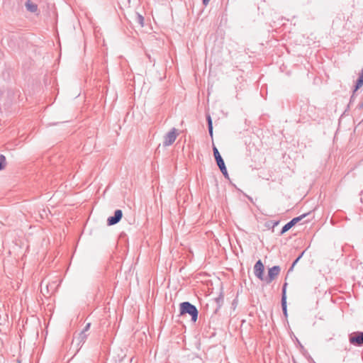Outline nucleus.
Returning <instances> with one entry per match:
<instances>
[{
	"label": "nucleus",
	"mask_w": 363,
	"mask_h": 363,
	"mask_svg": "<svg viewBox=\"0 0 363 363\" xmlns=\"http://www.w3.org/2000/svg\"><path fill=\"white\" fill-rule=\"evenodd\" d=\"M189 314L191 321L196 323L198 319L199 311L196 307L189 301H183V315Z\"/></svg>",
	"instance_id": "obj_1"
},
{
	"label": "nucleus",
	"mask_w": 363,
	"mask_h": 363,
	"mask_svg": "<svg viewBox=\"0 0 363 363\" xmlns=\"http://www.w3.org/2000/svg\"><path fill=\"white\" fill-rule=\"evenodd\" d=\"M177 135V130L174 128H172L164 137V146L171 145L175 141Z\"/></svg>",
	"instance_id": "obj_2"
},
{
	"label": "nucleus",
	"mask_w": 363,
	"mask_h": 363,
	"mask_svg": "<svg viewBox=\"0 0 363 363\" xmlns=\"http://www.w3.org/2000/svg\"><path fill=\"white\" fill-rule=\"evenodd\" d=\"M280 272L281 268L279 266H274L269 268L268 270V274L264 278V281L267 284H270L279 274Z\"/></svg>",
	"instance_id": "obj_3"
},
{
	"label": "nucleus",
	"mask_w": 363,
	"mask_h": 363,
	"mask_svg": "<svg viewBox=\"0 0 363 363\" xmlns=\"http://www.w3.org/2000/svg\"><path fill=\"white\" fill-rule=\"evenodd\" d=\"M350 342L355 346H363V332L353 333L350 335Z\"/></svg>",
	"instance_id": "obj_4"
},
{
	"label": "nucleus",
	"mask_w": 363,
	"mask_h": 363,
	"mask_svg": "<svg viewBox=\"0 0 363 363\" xmlns=\"http://www.w3.org/2000/svg\"><path fill=\"white\" fill-rule=\"evenodd\" d=\"M264 264L262 261L259 259L254 266V273L255 275L261 281H264L265 277L264 276Z\"/></svg>",
	"instance_id": "obj_5"
},
{
	"label": "nucleus",
	"mask_w": 363,
	"mask_h": 363,
	"mask_svg": "<svg viewBox=\"0 0 363 363\" xmlns=\"http://www.w3.org/2000/svg\"><path fill=\"white\" fill-rule=\"evenodd\" d=\"M123 217V212L120 209H117L114 212V215L113 216H110L107 219V225H113L118 223Z\"/></svg>",
	"instance_id": "obj_6"
},
{
	"label": "nucleus",
	"mask_w": 363,
	"mask_h": 363,
	"mask_svg": "<svg viewBox=\"0 0 363 363\" xmlns=\"http://www.w3.org/2000/svg\"><path fill=\"white\" fill-rule=\"evenodd\" d=\"M286 286L287 283H284V284L282 286V291H281V308L283 311L284 315L286 317L287 316V306H286Z\"/></svg>",
	"instance_id": "obj_7"
},
{
	"label": "nucleus",
	"mask_w": 363,
	"mask_h": 363,
	"mask_svg": "<svg viewBox=\"0 0 363 363\" xmlns=\"http://www.w3.org/2000/svg\"><path fill=\"white\" fill-rule=\"evenodd\" d=\"M213 155H214V157H215V160H216V164H217L218 168L220 169V168H222V167L223 168L224 167H225L224 160L216 146H213Z\"/></svg>",
	"instance_id": "obj_8"
},
{
	"label": "nucleus",
	"mask_w": 363,
	"mask_h": 363,
	"mask_svg": "<svg viewBox=\"0 0 363 363\" xmlns=\"http://www.w3.org/2000/svg\"><path fill=\"white\" fill-rule=\"evenodd\" d=\"M363 85V76L359 75L355 84L354 90L350 97L349 105L352 104L355 99V92Z\"/></svg>",
	"instance_id": "obj_9"
},
{
	"label": "nucleus",
	"mask_w": 363,
	"mask_h": 363,
	"mask_svg": "<svg viewBox=\"0 0 363 363\" xmlns=\"http://www.w3.org/2000/svg\"><path fill=\"white\" fill-rule=\"evenodd\" d=\"M25 5L27 10L31 13H35L38 11V6L31 2L30 0H28Z\"/></svg>",
	"instance_id": "obj_10"
},
{
	"label": "nucleus",
	"mask_w": 363,
	"mask_h": 363,
	"mask_svg": "<svg viewBox=\"0 0 363 363\" xmlns=\"http://www.w3.org/2000/svg\"><path fill=\"white\" fill-rule=\"evenodd\" d=\"M308 214L304 213L300 216L294 218L290 220L291 224L294 226L296 223H298L299 221H301L303 218H305Z\"/></svg>",
	"instance_id": "obj_11"
},
{
	"label": "nucleus",
	"mask_w": 363,
	"mask_h": 363,
	"mask_svg": "<svg viewBox=\"0 0 363 363\" xmlns=\"http://www.w3.org/2000/svg\"><path fill=\"white\" fill-rule=\"evenodd\" d=\"M308 214L304 213L300 216L294 218L290 220L291 224L294 226L296 223H298L299 221H301L303 218H305Z\"/></svg>",
	"instance_id": "obj_12"
},
{
	"label": "nucleus",
	"mask_w": 363,
	"mask_h": 363,
	"mask_svg": "<svg viewBox=\"0 0 363 363\" xmlns=\"http://www.w3.org/2000/svg\"><path fill=\"white\" fill-rule=\"evenodd\" d=\"M7 162L6 157L4 155H0V171L5 169Z\"/></svg>",
	"instance_id": "obj_13"
},
{
	"label": "nucleus",
	"mask_w": 363,
	"mask_h": 363,
	"mask_svg": "<svg viewBox=\"0 0 363 363\" xmlns=\"http://www.w3.org/2000/svg\"><path fill=\"white\" fill-rule=\"evenodd\" d=\"M207 122H208V133L209 135L213 137V123L211 116L208 115L207 116Z\"/></svg>",
	"instance_id": "obj_14"
},
{
	"label": "nucleus",
	"mask_w": 363,
	"mask_h": 363,
	"mask_svg": "<svg viewBox=\"0 0 363 363\" xmlns=\"http://www.w3.org/2000/svg\"><path fill=\"white\" fill-rule=\"evenodd\" d=\"M86 337H87V335L86 334V333H84V331H82L79 334V337L77 338L79 340V342L77 344L79 345L80 343H84L85 342Z\"/></svg>",
	"instance_id": "obj_15"
},
{
	"label": "nucleus",
	"mask_w": 363,
	"mask_h": 363,
	"mask_svg": "<svg viewBox=\"0 0 363 363\" xmlns=\"http://www.w3.org/2000/svg\"><path fill=\"white\" fill-rule=\"evenodd\" d=\"M293 227V225L291 224L290 221L288 222L286 224H285L280 232V235L284 234L286 232H287L289 229H291Z\"/></svg>",
	"instance_id": "obj_16"
},
{
	"label": "nucleus",
	"mask_w": 363,
	"mask_h": 363,
	"mask_svg": "<svg viewBox=\"0 0 363 363\" xmlns=\"http://www.w3.org/2000/svg\"><path fill=\"white\" fill-rule=\"evenodd\" d=\"M304 251H303L301 255L294 261V262L292 263V265L291 267L289 268V271H288V273L291 272L293 271V269L294 267V266L298 263V262L300 260V259L302 257V256L304 254Z\"/></svg>",
	"instance_id": "obj_17"
},
{
	"label": "nucleus",
	"mask_w": 363,
	"mask_h": 363,
	"mask_svg": "<svg viewBox=\"0 0 363 363\" xmlns=\"http://www.w3.org/2000/svg\"><path fill=\"white\" fill-rule=\"evenodd\" d=\"M136 21L139 23V25L143 27L144 25V18L139 13H136Z\"/></svg>",
	"instance_id": "obj_18"
},
{
	"label": "nucleus",
	"mask_w": 363,
	"mask_h": 363,
	"mask_svg": "<svg viewBox=\"0 0 363 363\" xmlns=\"http://www.w3.org/2000/svg\"><path fill=\"white\" fill-rule=\"evenodd\" d=\"M220 170L225 179H229V175H228L226 167H224L223 169V167L220 168Z\"/></svg>",
	"instance_id": "obj_19"
},
{
	"label": "nucleus",
	"mask_w": 363,
	"mask_h": 363,
	"mask_svg": "<svg viewBox=\"0 0 363 363\" xmlns=\"http://www.w3.org/2000/svg\"><path fill=\"white\" fill-rule=\"evenodd\" d=\"M120 353H121V354H118V356L121 355V358H119L118 359H115V362H118H118H122V361H123V360H124V358H125V357H126L125 354L124 353V352H123L122 350H120Z\"/></svg>",
	"instance_id": "obj_20"
},
{
	"label": "nucleus",
	"mask_w": 363,
	"mask_h": 363,
	"mask_svg": "<svg viewBox=\"0 0 363 363\" xmlns=\"http://www.w3.org/2000/svg\"><path fill=\"white\" fill-rule=\"evenodd\" d=\"M223 296H219L218 298H216V303H218V307L220 306V304L223 303Z\"/></svg>",
	"instance_id": "obj_21"
},
{
	"label": "nucleus",
	"mask_w": 363,
	"mask_h": 363,
	"mask_svg": "<svg viewBox=\"0 0 363 363\" xmlns=\"http://www.w3.org/2000/svg\"><path fill=\"white\" fill-rule=\"evenodd\" d=\"M90 325H91V323H87V324L86 325V326L84 327V328L83 329V330H82V331H84V333H86V331H88V330H89V328H90Z\"/></svg>",
	"instance_id": "obj_22"
},
{
	"label": "nucleus",
	"mask_w": 363,
	"mask_h": 363,
	"mask_svg": "<svg viewBox=\"0 0 363 363\" xmlns=\"http://www.w3.org/2000/svg\"><path fill=\"white\" fill-rule=\"evenodd\" d=\"M179 315H182V303H179Z\"/></svg>",
	"instance_id": "obj_23"
},
{
	"label": "nucleus",
	"mask_w": 363,
	"mask_h": 363,
	"mask_svg": "<svg viewBox=\"0 0 363 363\" xmlns=\"http://www.w3.org/2000/svg\"><path fill=\"white\" fill-rule=\"evenodd\" d=\"M210 0H203V4L207 6Z\"/></svg>",
	"instance_id": "obj_24"
},
{
	"label": "nucleus",
	"mask_w": 363,
	"mask_h": 363,
	"mask_svg": "<svg viewBox=\"0 0 363 363\" xmlns=\"http://www.w3.org/2000/svg\"><path fill=\"white\" fill-rule=\"evenodd\" d=\"M133 360V357H130L128 359V361H129L130 362H132Z\"/></svg>",
	"instance_id": "obj_25"
},
{
	"label": "nucleus",
	"mask_w": 363,
	"mask_h": 363,
	"mask_svg": "<svg viewBox=\"0 0 363 363\" xmlns=\"http://www.w3.org/2000/svg\"><path fill=\"white\" fill-rule=\"evenodd\" d=\"M359 75L363 76V69H362L361 73H360Z\"/></svg>",
	"instance_id": "obj_26"
},
{
	"label": "nucleus",
	"mask_w": 363,
	"mask_h": 363,
	"mask_svg": "<svg viewBox=\"0 0 363 363\" xmlns=\"http://www.w3.org/2000/svg\"><path fill=\"white\" fill-rule=\"evenodd\" d=\"M188 257L189 258V260L191 261V257H190V255H188Z\"/></svg>",
	"instance_id": "obj_27"
},
{
	"label": "nucleus",
	"mask_w": 363,
	"mask_h": 363,
	"mask_svg": "<svg viewBox=\"0 0 363 363\" xmlns=\"http://www.w3.org/2000/svg\"><path fill=\"white\" fill-rule=\"evenodd\" d=\"M148 56V58L150 59V60L151 61V57L150 55H147Z\"/></svg>",
	"instance_id": "obj_28"
}]
</instances>
